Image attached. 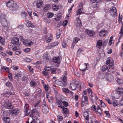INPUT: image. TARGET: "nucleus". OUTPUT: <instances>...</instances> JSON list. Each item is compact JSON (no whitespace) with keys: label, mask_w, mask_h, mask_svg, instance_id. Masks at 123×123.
<instances>
[{"label":"nucleus","mask_w":123,"mask_h":123,"mask_svg":"<svg viewBox=\"0 0 123 123\" xmlns=\"http://www.w3.org/2000/svg\"><path fill=\"white\" fill-rule=\"evenodd\" d=\"M0 21L3 26L2 30H7V28L9 26V23L7 20L6 16L3 14H1L0 16Z\"/></svg>","instance_id":"1"},{"label":"nucleus","mask_w":123,"mask_h":123,"mask_svg":"<svg viewBox=\"0 0 123 123\" xmlns=\"http://www.w3.org/2000/svg\"><path fill=\"white\" fill-rule=\"evenodd\" d=\"M106 64L107 65H108L109 66V69L108 70L109 71L111 72H114L113 70L114 68V62L113 60L111 58H108L106 62Z\"/></svg>","instance_id":"2"},{"label":"nucleus","mask_w":123,"mask_h":123,"mask_svg":"<svg viewBox=\"0 0 123 123\" xmlns=\"http://www.w3.org/2000/svg\"><path fill=\"white\" fill-rule=\"evenodd\" d=\"M80 82L73 80L72 82L70 83L69 88L72 90H75L77 87L80 86Z\"/></svg>","instance_id":"3"},{"label":"nucleus","mask_w":123,"mask_h":123,"mask_svg":"<svg viewBox=\"0 0 123 123\" xmlns=\"http://www.w3.org/2000/svg\"><path fill=\"white\" fill-rule=\"evenodd\" d=\"M39 112L38 110L36 109H33L31 112L30 114V116L33 120L35 119H34V118H36L37 116H39Z\"/></svg>","instance_id":"4"},{"label":"nucleus","mask_w":123,"mask_h":123,"mask_svg":"<svg viewBox=\"0 0 123 123\" xmlns=\"http://www.w3.org/2000/svg\"><path fill=\"white\" fill-rule=\"evenodd\" d=\"M62 56L61 55H59L57 57H54L53 58V62L58 64H59L62 60Z\"/></svg>","instance_id":"5"},{"label":"nucleus","mask_w":123,"mask_h":123,"mask_svg":"<svg viewBox=\"0 0 123 123\" xmlns=\"http://www.w3.org/2000/svg\"><path fill=\"white\" fill-rule=\"evenodd\" d=\"M110 13L111 16L115 17L117 15V11L115 7H114L111 8Z\"/></svg>","instance_id":"6"},{"label":"nucleus","mask_w":123,"mask_h":123,"mask_svg":"<svg viewBox=\"0 0 123 123\" xmlns=\"http://www.w3.org/2000/svg\"><path fill=\"white\" fill-rule=\"evenodd\" d=\"M81 100V106L82 107L84 106L85 102L86 105L89 104L88 101V98L86 96L83 95Z\"/></svg>","instance_id":"7"},{"label":"nucleus","mask_w":123,"mask_h":123,"mask_svg":"<svg viewBox=\"0 0 123 123\" xmlns=\"http://www.w3.org/2000/svg\"><path fill=\"white\" fill-rule=\"evenodd\" d=\"M89 67V65L88 63H84V65H80L79 66V68L81 70L83 71H85Z\"/></svg>","instance_id":"8"},{"label":"nucleus","mask_w":123,"mask_h":123,"mask_svg":"<svg viewBox=\"0 0 123 123\" xmlns=\"http://www.w3.org/2000/svg\"><path fill=\"white\" fill-rule=\"evenodd\" d=\"M106 78L107 80L110 82H111L113 80V77L111 74L107 73L106 74Z\"/></svg>","instance_id":"9"},{"label":"nucleus","mask_w":123,"mask_h":123,"mask_svg":"<svg viewBox=\"0 0 123 123\" xmlns=\"http://www.w3.org/2000/svg\"><path fill=\"white\" fill-rule=\"evenodd\" d=\"M52 38V36L51 34L45 35L44 36V38L47 43L50 42L51 41Z\"/></svg>","instance_id":"10"},{"label":"nucleus","mask_w":123,"mask_h":123,"mask_svg":"<svg viewBox=\"0 0 123 123\" xmlns=\"http://www.w3.org/2000/svg\"><path fill=\"white\" fill-rule=\"evenodd\" d=\"M29 106L28 104H26L24 106V109H25V111L24 112L25 115V116H27L29 114L30 111L28 109Z\"/></svg>","instance_id":"11"},{"label":"nucleus","mask_w":123,"mask_h":123,"mask_svg":"<svg viewBox=\"0 0 123 123\" xmlns=\"http://www.w3.org/2000/svg\"><path fill=\"white\" fill-rule=\"evenodd\" d=\"M75 24L76 26L77 27H80L81 25L82 24L81 23V20L79 17L76 19Z\"/></svg>","instance_id":"12"},{"label":"nucleus","mask_w":123,"mask_h":123,"mask_svg":"<svg viewBox=\"0 0 123 123\" xmlns=\"http://www.w3.org/2000/svg\"><path fill=\"white\" fill-rule=\"evenodd\" d=\"M108 32L107 31L105 30H101L99 32V35L101 37H104L107 35Z\"/></svg>","instance_id":"13"},{"label":"nucleus","mask_w":123,"mask_h":123,"mask_svg":"<svg viewBox=\"0 0 123 123\" xmlns=\"http://www.w3.org/2000/svg\"><path fill=\"white\" fill-rule=\"evenodd\" d=\"M23 42L24 45H28L29 47L32 46L33 44V42L30 40L25 41L23 40Z\"/></svg>","instance_id":"14"},{"label":"nucleus","mask_w":123,"mask_h":123,"mask_svg":"<svg viewBox=\"0 0 123 123\" xmlns=\"http://www.w3.org/2000/svg\"><path fill=\"white\" fill-rule=\"evenodd\" d=\"M19 41V39L17 37H15L12 39L11 43L13 44L17 45L18 44Z\"/></svg>","instance_id":"15"},{"label":"nucleus","mask_w":123,"mask_h":123,"mask_svg":"<svg viewBox=\"0 0 123 123\" xmlns=\"http://www.w3.org/2000/svg\"><path fill=\"white\" fill-rule=\"evenodd\" d=\"M51 7V6L50 4H45L43 8V10L45 12H47Z\"/></svg>","instance_id":"16"},{"label":"nucleus","mask_w":123,"mask_h":123,"mask_svg":"<svg viewBox=\"0 0 123 123\" xmlns=\"http://www.w3.org/2000/svg\"><path fill=\"white\" fill-rule=\"evenodd\" d=\"M43 3L42 1L41 0H37L36 3V6L38 8H40L42 7Z\"/></svg>","instance_id":"17"},{"label":"nucleus","mask_w":123,"mask_h":123,"mask_svg":"<svg viewBox=\"0 0 123 123\" xmlns=\"http://www.w3.org/2000/svg\"><path fill=\"white\" fill-rule=\"evenodd\" d=\"M9 113L14 115H17L19 113V111L16 110L12 109L8 111Z\"/></svg>","instance_id":"18"},{"label":"nucleus","mask_w":123,"mask_h":123,"mask_svg":"<svg viewBox=\"0 0 123 123\" xmlns=\"http://www.w3.org/2000/svg\"><path fill=\"white\" fill-rule=\"evenodd\" d=\"M4 104L5 107L7 109H10L13 107L12 104L9 102H5Z\"/></svg>","instance_id":"19"},{"label":"nucleus","mask_w":123,"mask_h":123,"mask_svg":"<svg viewBox=\"0 0 123 123\" xmlns=\"http://www.w3.org/2000/svg\"><path fill=\"white\" fill-rule=\"evenodd\" d=\"M42 111L44 113H47L49 111V109L48 107L46 105H44L42 107Z\"/></svg>","instance_id":"20"},{"label":"nucleus","mask_w":123,"mask_h":123,"mask_svg":"<svg viewBox=\"0 0 123 123\" xmlns=\"http://www.w3.org/2000/svg\"><path fill=\"white\" fill-rule=\"evenodd\" d=\"M91 3L93 7L95 8L97 7V1L96 0H91Z\"/></svg>","instance_id":"21"},{"label":"nucleus","mask_w":123,"mask_h":123,"mask_svg":"<svg viewBox=\"0 0 123 123\" xmlns=\"http://www.w3.org/2000/svg\"><path fill=\"white\" fill-rule=\"evenodd\" d=\"M117 93L121 95H123V88H122L118 87L117 89Z\"/></svg>","instance_id":"22"},{"label":"nucleus","mask_w":123,"mask_h":123,"mask_svg":"<svg viewBox=\"0 0 123 123\" xmlns=\"http://www.w3.org/2000/svg\"><path fill=\"white\" fill-rule=\"evenodd\" d=\"M86 32L88 35L91 36H93L94 35V32L92 31L86 30Z\"/></svg>","instance_id":"23"},{"label":"nucleus","mask_w":123,"mask_h":123,"mask_svg":"<svg viewBox=\"0 0 123 123\" xmlns=\"http://www.w3.org/2000/svg\"><path fill=\"white\" fill-rule=\"evenodd\" d=\"M18 8V5L16 3L14 2L12 7L11 8V9L13 10H16Z\"/></svg>","instance_id":"24"},{"label":"nucleus","mask_w":123,"mask_h":123,"mask_svg":"<svg viewBox=\"0 0 123 123\" xmlns=\"http://www.w3.org/2000/svg\"><path fill=\"white\" fill-rule=\"evenodd\" d=\"M14 2L12 0L9 1L6 3V5L7 6L11 8Z\"/></svg>","instance_id":"25"},{"label":"nucleus","mask_w":123,"mask_h":123,"mask_svg":"<svg viewBox=\"0 0 123 123\" xmlns=\"http://www.w3.org/2000/svg\"><path fill=\"white\" fill-rule=\"evenodd\" d=\"M59 42H55L53 43H50L49 45V48H51L59 44Z\"/></svg>","instance_id":"26"},{"label":"nucleus","mask_w":123,"mask_h":123,"mask_svg":"<svg viewBox=\"0 0 123 123\" xmlns=\"http://www.w3.org/2000/svg\"><path fill=\"white\" fill-rule=\"evenodd\" d=\"M56 83L58 85L64 87L66 86V85L65 83H62L61 81L58 80H56Z\"/></svg>","instance_id":"27"},{"label":"nucleus","mask_w":123,"mask_h":123,"mask_svg":"<svg viewBox=\"0 0 123 123\" xmlns=\"http://www.w3.org/2000/svg\"><path fill=\"white\" fill-rule=\"evenodd\" d=\"M109 69H109L108 68V66H107L105 65H104L103 66L102 68V70L103 72H105L107 70L108 72H109L111 73V71L108 70ZM113 72H112V73Z\"/></svg>","instance_id":"28"},{"label":"nucleus","mask_w":123,"mask_h":123,"mask_svg":"<svg viewBox=\"0 0 123 123\" xmlns=\"http://www.w3.org/2000/svg\"><path fill=\"white\" fill-rule=\"evenodd\" d=\"M102 44V41L100 40H98L97 42L96 46L98 48H100Z\"/></svg>","instance_id":"29"},{"label":"nucleus","mask_w":123,"mask_h":123,"mask_svg":"<svg viewBox=\"0 0 123 123\" xmlns=\"http://www.w3.org/2000/svg\"><path fill=\"white\" fill-rule=\"evenodd\" d=\"M83 115L84 117L86 118L87 120L88 121L89 120V116L87 112H84L83 113Z\"/></svg>","instance_id":"30"},{"label":"nucleus","mask_w":123,"mask_h":123,"mask_svg":"<svg viewBox=\"0 0 123 123\" xmlns=\"http://www.w3.org/2000/svg\"><path fill=\"white\" fill-rule=\"evenodd\" d=\"M3 120L6 123H9L10 120L9 117H3Z\"/></svg>","instance_id":"31"},{"label":"nucleus","mask_w":123,"mask_h":123,"mask_svg":"<svg viewBox=\"0 0 123 123\" xmlns=\"http://www.w3.org/2000/svg\"><path fill=\"white\" fill-rule=\"evenodd\" d=\"M4 95L6 96H8L9 95H13L14 93L10 92L9 91H7L6 92L4 93Z\"/></svg>","instance_id":"32"},{"label":"nucleus","mask_w":123,"mask_h":123,"mask_svg":"<svg viewBox=\"0 0 123 123\" xmlns=\"http://www.w3.org/2000/svg\"><path fill=\"white\" fill-rule=\"evenodd\" d=\"M37 84L36 82L33 80H31L30 82V85L32 87H34L36 86Z\"/></svg>","instance_id":"33"},{"label":"nucleus","mask_w":123,"mask_h":123,"mask_svg":"<svg viewBox=\"0 0 123 123\" xmlns=\"http://www.w3.org/2000/svg\"><path fill=\"white\" fill-rule=\"evenodd\" d=\"M87 90L89 95L91 97H93V96L92 95L93 92L91 89L90 88H88L87 89Z\"/></svg>","instance_id":"34"},{"label":"nucleus","mask_w":123,"mask_h":123,"mask_svg":"<svg viewBox=\"0 0 123 123\" xmlns=\"http://www.w3.org/2000/svg\"><path fill=\"white\" fill-rule=\"evenodd\" d=\"M62 46L63 48H65L67 47L68 45L66 43V41L63 40L62 42Z\"/></svg>","instance_id":"35"},{"label":"nucleus","mask_w":123,"mask_h":123,"mask_svg":"<svg viewBox=\"0 0 123 123\" xmlns=\"http://www.w3.org/2000/svg\"><path fill=\"white\" fill-rule=\"evenodd\" d=\"M59 7L57 5H55L54 6L53 5L52 9L53 11H56L58 10Z\"/></svg>","instance_id":"36"},{"label":"nucleus","mask_w":123,"mask_h":123,"mask_svg":"<svg viewBox=\"0 0 123 123\" xmlns=\"http://www.w3.org/2000/svg\"><path fill=\"white\" fill-rule=\"evenodd\" d=\"M61 30H58L56 31V37L57 39H58L60 37V35L61 34Z\"/></svg>","instance_id":"37"},{"label":"nucleus","mask_w":123,"mask_h":123,"mask_svg":"<svg viewBox=\"0 0 123 123\" xmlns=\"http://www.w3.org/2000/svg\"><path fill=\"white\" fill-rule=\"evenodd\" d=\"M67 73L66 72H65L64 74V75L63 77L62 80L64 82H66L67 80Z\"/></svg>","instance_id":"38"},{"label":"nucleus","mask_w":123,"mask_h":123,"mask_svg":"<svg viewBox=\"0 0 123 123\" xmlns=\"http://www.w3.org/2000/svg\"><path fill=\"white\" fill-rule=\"evenodd\" d=\"M83 12V9L82 8H80L78 10L76 11V15H79Z\"/></svg>","instance_id":"39"},{"label":"nucleus","mask_w":123,"mask_h":123,"mask_svg":"<svg viewBox=\"0 0 123 123\" xmlns=\"http://www.w3.org/2000/svg\"><path fill=\"white\" fill-rule=\"evenodd\" d=\"M21 77V75L19 73H17L14 76V78L18 79L20 78Z\"/></svg>","instance_id":"40"},{"label":"nucleus","mask_w":123,"mask_h":123,"mask_svg":"<svg viewBox=\"0 0 123 123\" xmlns=\"http://www.w3.org/2000/svg\"><path fill=\"white\" fill-rule=\"evenodd\" d=\"M54 92L56 99L60 97V95L55 90Z\"/></svg>","instance_id":"41"},{"label":"nucleus","mask_w":123,"mask_h":123,"mask_svg":"<svg viewBox=\"0 0 123 123\" xmlns=\"http://www.w3.org/2000/svg\"><path fill=\"white\" fill-rule=\"evenodd\" d=\"M54 14L53 13L48 12L47 13V17L49 18L52 17L54 16Z\"/></svg>","instance_id":"42"},{"label":"nucleus","mask_w":123,"mask_h":123,"mask_svg":"<svg viewBox=\"0 0 123 123\" xmlns=\"http://www.w3.org/2000/svg\"><path fill=\"white\" fill-rule=\"evenodd\" d=\"M83 51V50L82 48H79L78 50L77 55H80L81 53Z\"/></svg>","instance_id":"43"},{"label":"nucleus","mask_w":123,"mask_h":123,"mask_svg":"<svg viewBox=\"0 0 123 123\" xmlns=\"http://www.w3.org/2000/svg\"><path fill=\"white\" fill-rule=\"evenodd\" d=\"M62 111L63 113L65 114H67L68 111V108L65 107H64L63 108Z\"/></svg>","instance_id":"44"},{"label":"nucleus","mask_w":123,"mask_h":123,"mask_svg":"<svg viewBox=\"0 0 123 123\" xmlns=\"http://www.w3.org/2000/svg\"><path fill=\"white\" fill-rule=\"evenodd\" d=\"M56 100V103L58 105H62L63 103V102L61 99H59L58 98H57Z\"/></svg>","instance_id":"45"},{"label":"nucleus","mask_w":123,"mask_h":123,"mask_svg":"<svg viewBox=\"0 0 123 123\" xmlns=\"http://www.w3.org/2000/svg\"><path fill=\"white\" fill-rule=\"evenodd\" d=\"M62 91L66 93H68L69 92V90L68 88H62Z\"/></svg>","instance_id":"46"},{"label":"nucleus","mask_w":123,"mask_h":123,"mask_svg":"<svg viewBox=\"0 0 123 123\" xmlns=\"http://www.w3.org/2000/svg\"><path fill=\"white\" fill-rule=\"evenodd\" d=\"M5 40L4 38H3L0 36V43L2 45H4V44Z\"/></svg>","instance_id":"47"},{"label":"nucleus","mask_w":123,"mask_h":123,"mask_svg":"<svg viewBox=\"0 0 123 123\" xmlns=\"http://www.w3.org/2000/svg\"><path fill=\"white\" fill-rule=\"evenodd\" d=\"M105 77V75L103 73H101L99 74V78L101 79H104Z\"/></svg>","instance_id":"48"},{"label":"nucleus","mask_w":123,"mask_h":123,"mask_svg":"<svg viewBox=\"0 0 123 123\" xmlns=\"http://www.w3.org/2000/svg\"><path fill=\"white\" fill-rule=\"evenodd\" d=\"M1 68L2 69L5 70L6 71H8L9 70V68L7 67L2 66L1 67Z\"/></svg>","instance_id":"49"},{"label":"nucleus","mask_w":123,"mask_h":123,"mask_svg":"<svg viewBox=\"0 0 123 123\" xmlns=\"http://www.w3.org/2000/svg\"><path fill=\"white\" fill-rule=\"evenodd\" d=\"M113 106H116L118 105V103L117 101L116 100L113 101L112 103Z\"/></svg>","instance_id":"50"},{"label":"nucleus","mask_w":123,"mask_h":123,"mask_svg":"<svg viewBox=\"0 0 123 123\" xmlns=\"http://www.w3.org/2000/svg\"><path fill=\"white\" fill-rule=\"evenodd\" d=\"M57 70V69H56L55 68L51 67V69L50 71H51V73H54L55 71Z\"/></svg>","instance_id":"51"},{"label":"nucleus","mask_w":123,"mask_h":123,"mask_svg":"<svg viewBox=\"0 0 123 123\" xmlns=\"http://www.w3.org/2000/svg\"><path fill=\"white\" fill-rule=\"evenodd\" d=\"M122 16L121 15V16H120V13H119V20L118 21L119 22H121V23H123L122 22Z\"/></svg>","instance_id":"52"},{"label":"nucleus","mask_w":123,"mask_h":123,"mask_svg":"<svg viewBox=\"0 0 123 123\" xmlns=\"http://www.w3.org/2000/svg\"><path fill=\"white\" fill-rule=\"evenodd\" d=\"M48 54H45L43 55V57L47 61L49 60V58L48 56Z\"/></svg>","instance_id":"53"},{"label":"nucleus","mask_w":123,"mask_h":123,"mask_svg":"<svg viewBox=\"0 0 123 123\" xmlns=\"http://www.w3.org/2000/svg\"><path fill=\"white\" fill-rule=\"evenodd\" d=\"M63 105L66 107H67L69 103L67 102L63 101Z\"/></svg>","instance_id":"54"},{"label":"nucleus","mask_w":123,"mask_h":123,"mask_svg":"<svg viewBox=\"0 0 123 123\" xmlns=\"http://www.w3.org/2000/svg\"><path fill=\"white\" fill-rule=\"evenodd\" d=\"M51 67H45L44 68V69L45 71H49L51 70Z\"/></svg>","instance_id":"55"},{"label":"nucleus","mask_w":123,"mask_h":123,"mask_svg":"<svg viewBox=\"0 0 123 123\" xmlns=\"http://www.w3.org/2000/svg\"><path fill=\"white\" fill-rule=\"evenodd\" d=\"M26 25L29 27H34V25H32L31 23L29 22H27V23Z\"/></svg>","instance_id":"56"},{"label":"nucleus","mask_w":123,"mask_h":123,"mask_svg":"<svg viewBox=\"0 0 123 123\" xmlns=\"http://www.w3.org/2000/svg\"><path fill=\"white\" fill-rule=\"evenodd\" d=\"M117 81L119 84H122L123 83V81L121 79H118L117 80Z\"/></svg>","instance_id":"57"},{"label":"nucleus","mask_w":123,"mask_h":123,"mask_svg":"<svg viewBox=\"0 0 123 123\" xmlns=\"http://www.w3.org/2000/svg\"><path fill=\"white\" fill-rule=\"evenodd\" d=\"M57 118L58 120L59 121H62L63 119V117L62 116H57Z\"/></svg>","instance_id":"58"},{"label":"nucleus","mask_w":123,"mask_h":123,"mask_svg":"<svg viewBox=\"0 0 123 123\" xmlns=\"http://www.w3.org/2000/svg\"><path fill=\"white\" fill-rule=\"evenodd\" d=\"M44 88L46 92H47L48 90L49 87L48 85H46L44 86Z\"/></svg>","instance_id":"59"},{"label":"nucleus","mask_w":123,"mask_h":123,"mask_svg":"<svg viewBox=\"0 0 123 123\" xmlns=\"http://www.w3.org/2000/svg\"><path fill=\"white\" fill-rule=\"evenodd\" d=\"M91 108L93 111H95V112H97L96 107L95 105H93V107H92Z\"/></svg>","instance_id":"60"},{"label":"nucleus","mask_w":123,"mask_h":123,"mask_svg":"<svg viewBox=\"0 0 123 123\" xmlns=\"http://www.w3.org/2000/svg\"><path fill=\"white\" fill-rule=\"evenodd\" d=\"M6 86L9 87H11L12 86L11 84L9 82H7L6 83Z\"/></svg>","instance_id":"61"},{"label":"nucleus","mask_w":123,"mask_h":123,"mask_svg":"<svg viewBox=\"0 0 123 123\" xmlns=\"http://www.w3.org/2000/svg\"><path fill=\"white\" fill-rule=\"evenodd\" d=\"M30 50V49L29 48H26L24 50V51L25 52H29Z\"/></svg>","instance_id":"62"},{"label":"nucleus","mask_w":123,"mask_h":123,"mask_svg":"<svg viewBox=\"0 0 123 123\" xmlns=\"http://www.w3.org/2000/svg\"><path fill=\"white\" fill-rule=\"evenodd\" d=\"M68 23V21L67 20H65L62 23V25L63 26H66Z\"/></svg>","instance_id":"63"},{"label":"nucleus","mask_w":123,"mask_h":123,"mask_svg":"<svg viewBox=\"0 0 123 123\" xmlns=\"http://www.w3.org/2000/svg\"><path fill=\"white\" fill-rule=\"evenodd\" d=\"M27 11L29 15L31 14L32 12V11L31 9L29 8L27 9Z\"/></svg>","instance_id":"64"}]
</instances>
